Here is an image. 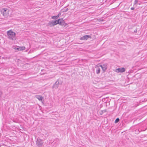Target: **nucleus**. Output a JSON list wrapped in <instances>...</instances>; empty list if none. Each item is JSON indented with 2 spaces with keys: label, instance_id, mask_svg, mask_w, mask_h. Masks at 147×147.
Returning a JSON list of instances; mask_svg holds the SVG:
<instances>
[{
  "label": "nucleus",
  "instance_id": "nucleus-2",
  "mask_svg": "<svg viewBox=\"0 0 147 147\" xmlns=\"http://www.w3.org/2000/svg\"><path fill=\"white\" fill-rule=\"evenodd\" d=\"M1 12L3 16H6L9 14V10L7 8H3L1 10Z\"/></svg>",
  "mask_w": 147,
  "mask_h": 147
},
{
  "label": "nucleus",
  "instance_id": "nucleus-3",
  "mask_svg": "<svg viewBox=\"0 0 147 147\" xmlns=\"http://www.w3.org/2000/svg\"><path fill=\"white\" fill-rule=\"evenodd\" d=\"M36 143L37 145L38 146L41 147L42 146L43 143V140H42L40 139H37Z\"/></svg>",
  "mask_w": 147,
  "mask_h": 147
},
{
  "label": "nucleus",
  "instance_id": "nucleus-18",
  "mask_svg": "<svg viewBox=\"0 0 147 147\" xmlns=\"http://www.w3.org/2000/svg\"><path fill=\"white\" fill-rule=\"evenodd\" d=\"M131 10H134V7H131Z\"/></svg>",
  "mask_w": 147,
  "mask_h": 147
},
{
  "label": "nucleus",
  "instance_id": "nucleus-5",
  "mask_svg": "<svg viewBox=\"0 0 147 147\" xmlns=\"http://www.w3.org/2000/svg\"><path fill=\"white\" fill-rule=\"evenodd\" d=\"M125 69L123 68L122 67V68H118L115 69V71L117 73H123L125 71Z\"/></svg>",
  "mask_w": 147,
  "mask_h": 147
},
{
  "label": "nucleus",
  "instance_id": "nucleus-6",
  "mask_svg": "<svg viewBox=\"0 0 147 147\" xmlns=\"http://www.w3.org/2000/svg\"><path fill=\"white\" fill-rule=\"evenodd\" d=\"M59 82L58 81H57L53 85V89H56L58 87L59 85Z\"/></svg>",
  "mask_w": 147,
  "mask_h": 147
},
{
  "label": "nucleus",
  "instance_id": "nucleus-10",
  "mask_svg": "<svg viewBox=\"0 0 147 147\" xmlns=\"http://www.w3.org/2000/svg\"><path fill=\"white\" fill-rule=\"evenodd\" d=\"M89 38V36L88 35L84 36H83L81 37L80 38V39L81 40H86Z\"/></svg>",
  "mask_w": 147,
  "mask_h": 147
},
{
  "label": "nucleus",
  "instance_id": "nucleus-13",
  "mask_svg": "<svg viewBox=\"0 0 147 147\" xmlns=\"http://www.w3.org/2000/svg\"><path fill=\"white\" fill-rule=\"evenodd\" d=\"M119 118H117L115 120V123H117L118 122V121H119Z\"/></svg>",
  "mask_w": 147,
  "mask_h": 147
},
{
  "label": "nucleus",
  "instance_id": "nucleus-12",
  "mask_svg": "<svg viewBox=\"0 0 147 147\" xmlns=\"http://www.w3.org/2000/svg\"><path fill=\"white\" fill-rule=\"evenodd\" d=\"M63 20V19H60L57 20V21H58V24H61Z\"/></svg>",
  "mask_w": 147,
  "mask_h": 147
},
{
  "label": "nucleus",
  "instance_id": "nucleus-17",
  "mask_svg": "<svg viewBox=\"0 0 147 147\" xmlns=\"http://www.w3.org/2000/svg\"><path fill=\"white\" fill-rule=\"evenodd\" d=\"M61 13H59L57 16H56L57 18L59 17V16L61 15Z\"/></svg>",
  "mask_w": 147,
  "mask_h": 147
},
{
  "label": "nucleus",
  "instance_id": "nucleus-9",
  "mask_svg": "<svg viewBox=\"0 0 147 147\" xmlns=\"http://www.w3.org/2000/svg\"><path fill=\"white\" fill-rule=\"evenodd\" d=\"M57 24H58V21H57V20L53 21L50 23V24L53 26H54Z\"/></svg>",
  "mask_w": 147,
  "mask_h": 147
},
{
  "label": "nucleus",
  "instance_id": "nucleus-14",
  "mask_svg": "<svg viewBox=\"0 0 147 147\" xmlns=\"http://www.w3.org/2000/svg\"><path fill=\"white\" fill-rule=\"evenodd\" d=\"M13 49L16 50H18L19 51V47H15L13 48Z\"/></svg>",
  "mask_w": 147,
  "mask_h": 147
},
{
  "label": "nucleus",
  "instance_id": "nucleus-16",
  "mask_svg": "<svg viewBox=\"0 0 147 147\" xmlns=\"http://www.w3.org/2000/svg\"><path fill=\"white\" fill-rule=\"evenodd\" d=\"M138 2V0H135L134 1V4H136Z\"/></svg>",
  "mask_w": 147,
  "mask_h": 147
},
{
  "label": "nucleus",
  "instance_id": "nucleus-8",
  "mask_svg": "<svg viewBox=\"0 0 147 147\" xmlns=\"http://www.w3.org/2000/svg\"><path fill=\"white\" fill-rule=\"evenodd\" d=\"M36 98H37L39 101H42L43 98L42 96L40 95H36L35 96Z\"/></svg>",
  "mask_w": 147,
  "mask_h": 147
},
{
  "label": "nucleus",
  "instance_id": "nucleus-1",
  "mask_svg": "<svg viewBox=\"0 0 147 147\" xmlns=\"http://www.w3.org/2000/svg\"><path fill=\"white\" fill-rule=\"evenodd\" d=\"M8 38L12 40H15L16 39V33L12 30H10L7 32Z\"/></svg>",
  "mask_w": 147,
  "mask_h": 147
},
{
  "label": "nucleus",
  "instance_id": "nucleus-4",
  "mask_svg": "<svg viewBox=\"0 0 147 147\" xmlns=\"http://www.w3.org/2000/svg\"><path fill=\"white\" fill-rule=\"evenodd\" d=\"M107 65H108L107 63L104 64L103 65H99L100 67L101 68L104 72L107 69Z\"/></svg>",
  "mask_w": 147,
  "mask_h": 147
},
{
  "label": "nucleus",
  "instance_id": "nucleus-15",
  "mask_svg": "<svg viewBox=\"0 0 147 147\" xmlns=\"http://www.w3.org/2000/svg\"><path fill=\"white\" fill-rule=\"evenodd\" d=\"M52 18L54 19H55L57 18V16H53L52 17Z\"/></svg>",
  "mask_w": 147,
  "mask_h": 147
},
{
  "label": "nucleus",
  "instance_id": "nucleus-7",
  "mask_svg": "<svg viewBox=\"0 0 147 147\" xmlns=\"http://www.w3.org/2000/svg\"><path fill=\"white\" fill-rule=\"evenodd\" d=\"M96 72L97 74H98L100 73V67L99 65H96L95 67Z\"/></svg>",
  "mask_w": 147,
  "mask_h": 147
},
{
  "label": "nucleus",
  "instance_id": "nucleus-11",
  "mask_svg": "<svg viewBox=\"0 0 147 147\" xmlns=\"http://www.w3.org/2000/svg\"><path fill=\"white\" fill-rule=\"evenodd\" d=\"M25 49V47H19V51H22L24 50Z\"/></svg>",
  "mask_w": 147,
  "mask_h": 147
}]
</instances>
